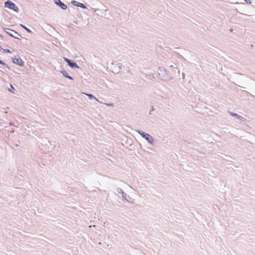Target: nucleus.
<instances>
[{
	"label": "nucleus",
	"mask_w": 255,
	"mask_h": 255,
	"mask_svg": "<svg viewBox=\"0 0 255 255\" xmlns=\"http://www.w3.org/2000/svg\"><path fill=\"white\" fill-rule=\"evenodd\" d=\"M4 5L6 7L13 10L17 12L18 11V7L15 4V3L10 0L6 1L4 3Z\"/></svg>",
	"instance_id": "f257e3e1"
},
{
	"label": "nucleus",
	"mask_w": 255,
	"mask_h": 255,
	"mask_svg": "<svg viewBox=\"0 0 255 255\" xmlns=\"http://www.w3.org/2000/svg\"><path fill=\"white\" fill-rule=\"evenodd\" d=\"M13 62L19 66H23L24 64L23 61L18 57H15L13 59Z\"/></svg>",
	"instance_id": "f03ea898"
},
{
	"label": "nucleus",
	"mask_w": 255,
	"mask_h": 255,
	"mask_svg": "<svg viewBox=\"0 0 255 255\" xmlns=\"http://www.w3.org/2000/svg\"><path fill=\"white\" fill-rule=\"evenodd\" d=\"M140 134L142 135V137H144L146 139L150 142L151 140H152V137L148 133H145L144 132H139Z\"/></svg>",
	"instance_id": "7ed1b4c3"
},
{
	"label": "nucleus",
	"mask_w": 255,
	"mask_h": 255,
	"mask_svg": "<svg viewBox=\"0 0 255 255\" xmlns=\"http://www.w3.org/2000/svg\"><path fill=\"white\" fill-rule=\"evenodd\" d=\"M64 60L66 62H67L68 63L69 66H70L71 67H72V68L78 67V66L75 62H71L69 59H68L66 58H64Z\"/></svg>",
	"instance_id": "20e7f679"
},
{
	"label": "nucleus",
	"mask_w": 255,
	"mask_h": 255,
	"mask_svg": "<svg viewBox=\"0 0 255 255\" xmlns=\"http://www.w3.org/2000/svg\"><path fill=\"white\" fill-rule=\"evenodd\" d=\"M56 3L58 4L62 9L65 10L67 9V6L66 4H65L64 3L61 2L60 0H58L56 1Z\"/></svg>",
	"instance_id": "39448f33"
},
{
	"label": "nucleus",
	"mask_w": 255,
	"mask_h": 255,
	"mask_svg": "<svg viewBox=\"0 0 255 255\" xmlns=\"http://www.w3.org/2000/svg\"><path fill=\"white\" fill-rule=\"evenodd\" d=\"M71 3L74 4V5H76V6H79V7H82V8H86V6L85 5H84L83 3H80V2H77L75 0H73L71 1Z\"/></svg>",
	"instance_id": "423d86ee"
},
{
	"label": "nucleus",
	"mask_w": 255,
	"mask_h": 255,
	"mask_svg": "<svg viewBox=\"0 0 255 255\" xmlns=\"http://www.w3.org/2000/svg\"><path fill=\"white\" fill-rule=\"evenodd\" d=\"M62 74L66 78L70 79V80H73V78L71 77V76H69L67 73V72L66 71H63L62 72Z\"/></svg>",
	"instance_id": "0eeeda50"
},
{
	"label": "nucleus",
	"mask_w": 255,
	"mask_h": 255,
	"mask_svg": "<svg viewBox=\"0 0 255 255\" xmlns=\"http://www.w3.org/2000/svg\"><path fill=\"white\" fill-rule=\"evenodd\" d=\"M20 26L23 27L24 29H25L27 32H28V33H31V31L28 28H27L26 27H25L24 25H22V24H20Z\"/></svg>",
	"instance_id": "6e6552de"
},
{
	"label": "nucleus",
	"mask_w": 255,
	"mask_h": 255,
	"mask_svg": "<svg viewBox=\"0 0 255 255\" xmlns=\"http://www.w3.org/2000/svg\"><path fill=\"white\" fill-rule=\"evenodd\" d=\"M85 95H86L89 98L91 99V98H94L95 99H96V100L98 101L97 99L95 97H94V96L92 94H85L84 93Z\"/></svg>",
	"instance_id": "1a4fd4ad"
},
{
	"label": "nucleus",
	"mask_w": 255,
	"mask_h": 255,
	"mask_svg": "<svg viewBox=\"0 0 255 255\" xmlns=\"http://www.w3.org/2000/svg\"><path fill=\"white\" fill-rule=\"evenodd\" d=\"M5 52L8 53H10L11 51L9 49L4 50Z\"/></svg>",
	"instance_id": "9d476101"
},
{
	"label": "nucleus",
	"mask_w": 255,
	"mask_h": 255,
	"mask_svg": "<svg viewBox=\"0 0 255 255\" xmlns=\"http://www.w3.org/2000/svg\"><path fill=\"white\" fill-rule=\"evenodd\" d=\"M0 64H1V65H5V63L4 62H3V61L0 60Z\"/></svg>",
	"instance_id": "9b49d317"
},
{
	"label": "nucleus",
	"mask_w": 255,
	"mask_h": 255,
	"mask_svg": "<svg viewBox=\"0 0 255 255\" xmlns=\"http://www.w3.org/2000/svg\"><path fill=\"white\" fill-rule=\"evenodd\" d=\"M247 2L251 3V0H245Z\"/></svg>",
	"instance_id": "f8f14e48"
},
{
	"label": "nucleus",
	"mask_w": 255,
	"mask_h": 255,
	"mask_svg": "<svg viewBox=\"0 0 255 255\" xmlns=\"http://www.w3.org/2000/svg\"><path fill=\"white\" fill-rule=\"evenodd\" d=\"M10 87L11 88V90H14V87L11 85H10Z\"/></svg>",
	"instance_id": "ddd939ff"
}]
</instances>
